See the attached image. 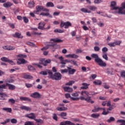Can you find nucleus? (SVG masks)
<instances>
[{
    "label": "nucleus",
    "mask_w": 125,
    "mask_h": 125,
    "mask_svg": "<svg viewBox=\"0 0 125 125\" xmlns=\"http://www.w3.org/2000/svg\"><path fill=\"white\" fill-rule=\"evenodd\" d=\"M81 95H82L80 97L81 100H84L88 103H91V104H93L94 103V101L91 100V97L89 96V92L87 91H83L81 93Z\"/></svg>",
    "instance_id": "obj_1"
},
{
    "label": "nucleus",
    "mask_w": 125,
    "mask_h": 125,
    "mask_svg": "<svg viewBox=\"0 0 125 125\" xmlns=\"http://www.w3.org/2000/svg\"><path fill=\"white\" fill-rule=\"evenodd\" d=\"M91 57L92 58H95V62L98 64L99 66L100 67H106L107 66V64L106 62H104L99 57H98V55L96 54H93L91 55Z\"/></svg>",
    "instance_id": "obj_2"
},
{
    "label": "nucleus",
    "mask_w": 125,
    "mask_h": 125,
    "mask_svg": "<svg viewBox=\"0 0 125 125\" xmlns=\"http://www.w3.org/2000/svg\"><path fill=\"white\" fill-rule=\"evenodd\" d=\"M49 78L52 80L55 81H60L62 79V75L59 72H56L55 74H53L52 72H49Z\"/></svg>",
    "instance_id": "obj_3"
},
{
    "label": "nucleus",
    "mask_w": 125,
    "mask_h": 125,
    "mask_svg": "<svg viewBox=\"0 0 125 125\" xmlns=\"http://www.w3.org/2000/svg\"><path fill=\"white\" fill-rule=\"evenodd\" d=\"M63 27H64V29H68L69 27H72V23H71V22L69 21H66L65 22L61 21L60 24V27L63 28Z\"/></svg>",
    "instance_id": "obj_4"
},
{
    "label": "nucleus",
    "mask_w": 125,
    "mask_h": 125,
    "mask_svg": "<svg viewBox=\"0 0 125 125\" xmlns=\"http://www.w3.org/2000/svg\"><path fill=\"white\" fill-rule=\"evenodd\" d=\"M119 14H125V2L121 4V7H118Z\"/></svg>",
    "instance_id": "obj_5"
},
{
    "label": "nucleus",
    "mask_w": 125,
    "mask_h": 125,
    "mask_svg": "<svg viewBox=\"0 0 125 125\" xmlns=\"http://www.w3.org/2000/svg\"><path fill=\"white\" fill-rule=\"evenodd\" d=\"M48 48H50L51 49H56L57 48V45L55 44H48L46 46L42 48L41 50H46V49H48Z\"/></svg>",
    "instance_id": "obj_6"
},
{
    "label": "nucleus",
    "mask_w": 125,
    "mask_h": 125,
    "mask_svg": "<svg viewBox=\"0 0 125 125\" xmlns=\"http://www.w3.org/2000/svg\"><path fill=\"white\" fill-rule=\"evenodd\" d=\"M50 63H51V60L50 59L45 60V59H42L40 62V64H42L43 66H47Z\"/></svg>",
    "instance_id": "obj_7"
},
{
    "label": "nucleus",
    "mask_w": 125,
    "mask_h": 125,
    "mask_svg": "<svg viewBox=\"0 0 125 125\" xmlns=\"http://www.w3.org/2000/svg\"><path fill=\"white\" fill-rule=\"evenodd\" d=\"M122 43L121 41H115L114 42L108 43L107 45L110 46V47H114L116 45H120Z\"/></svg>",
    "instance_id": "obj_8"
},
{
    "label": "nucleus",
    "mask_w": 125,
    "mask_h": 125,
    "mask_svg": "<svg viewBox=\"0 0 125 125\" xmlns=\"http://www.w3.org/2000/svg\"><path fill=\"white\" fill-rule=\"evenodd\" d=\"M110 9L111 10H117L119 9V7H117V3L115 1L110 2Z\"/></svg>",
    "instance_id": "obj_9"
},
{
    "label": "nucleus",
    "mask_w": 125,
    "mask_h": 125,
    "mask_svg": "<svg viewBox=\"0 0 125 125\" xmlns=\"http://www.w3.org/2000/svg\"><path fill=\"white\" fill-rule=\"evenodd\" d=\"M113 109H114L113 108V105H111V106H109V108H107V111H106V109H105V108H104L103 112H102V114L104 115V116H105L106 115H108V114H109V113H110V111H112V110H113Z\"/></svg>",
    "instance_id": "obj_10"
},
{
    "label": "nucleus",
    "mask_w": 125,
    "mask_h": 125,
    "mask_svg": "<svg viewBox=\"0 0 125 125\" xmlns=\"http://www.w3.org/2000/svg\"><path fill=\"white\" fill-rule=\"evenodd\" d=\"M30 97H32V98H35L36 99H38L39 98H41V94H40L39 92H35L30 95Z\"/></svg>",
    "instance_id": "obj_11"
},
{
    "label": "nucleus",
    "mask_w": 125,
    "mask_h": 125,
    "mask_svg": "<svg viewBox=\"0 0 125 125\" xmlns=\"http://www.w3.org/2000/svg\"><path fill=\"white\" fill-rule=\"evenodd\" d=\"M1 61H3L4 62H8V63H10L11 65H14V62H13V61L12 60H9L8 58L3 57L1 58Z\"/></svg>",
    "instance_id": "obj_12"
},
{
    "label": "nucleus",
    "mask_w": 125,
    "mask_h": 125,
    "mask_svg": "<svg viewBox=\"0 0 125 125\" xmlns=\"http://www.w3.org/2000/svg\"><path fill=\"white\" fill-rule=\"evenodd\" d=\"M65 96L66 98H70L71 100H73V101H78L80 99L79 98H74L72 97H71V95L70 94L67 93L65 94Z\"/></svg>",
    "instance_id": "obj_13"
},
{
    "label": "nucleus",
    "mask_w": 125,
    "mask_h": 125,
    "mask_svg": "<svg viewBox=\"0 0 125 125\" xmlns=\"http://www.w3.org/2000/svg\"><path fill=\"white\" fill-rule=\"evenodd\" d=\"M12 36L17 39H23V36L21 35V33L16 32L15 34H12Z\"/></svg>",
    "instance_id": "obj_14"
},
{
    "label": "nucleus",
    "mask_w": 125,
    "mask_h": 125,
    "mask_svg": "<svg viewBox=\"0 0 125 125\" xmlns=\"http://www.w3.org/2000/svg\"><path fill=\"white\" fill-rule=\"evenodd\" d=\"M20 100L21 101H28V102H32V100L28 97H20Z\"/></svg>",
    "instance_id": "obj_15"
},
{
    "label": "nucleus",
    "mask_w": 125,
    "mask_h": 125,
    "mask_svg": "<svg viewBox=\"0 0 125 125\" xmlns=\"http://www.w3.org/2000/svg\"><path fill=\"white\" fill-rule=\"evenodd\" d=\"M65 57L66 58H79V56L75 54H69L68 55H65Z\"/></svg>",
    "instance_id": "obj_16"
},
{
    "label": "nucleus",
    "mask_w": 125,
    "mask_h": 125,
    "mask_svg": "<svg viewBox=\"0 0 125 125\" xmlns=\"http://www.w3.org/2000/svg\"><path fill=\"white\" fill-rule=\"evenodd\" d=\"M45 25V23L44 22H40L38 24V29L39 30H45V28H44V26Z\"/></svg>",
    "instance_id": "obj_17"
},
{
    "label": "nucleus",
    "mask_w": 125,
    "mask_h": 125,
    "mask_svg": "<svg viewBox=\"0 0 125 125\" xmlns=\"http://www.w3.org/2000/svg\"><path fill=\"white\" fill-rule=\"evenodd\" d=\"M68 69V73L69 74V75H74L75 73H76V69H72V68L70 67H67Z\"/></svg>",
    "instance_id": "obj_18"
},
{
    "label": "nucleus",
    "mask_w": 125,
    "mask_h": 125,
    "mask_svg": "<svg viewBox=\"0 0 125 125\" xmlns=\"http://www.w3.org/2000/svg\"><path fill=\"white\" fill-rule=\"evenodd\" d=\"M49 72L50 73H52V71H51V70H47L41 71L40 73V74H41V75H43V76H46V75L48 74V75H49L48 78H49Z\"/></svg>",
    "instance_id": "obj_19"
},
{
    "label": "nucleus",
    "mask_w": 125,
    "mask_h": 125,
    "mask_svg": "<svg viewBox=\"0 0 125 125\" xmlns=\"http://www.w3.org/2000/svg\"><path fill=\"white\" fill-rule=\"evenodd\" d=\"M35 121L36 122L35 125H42L43 124V121L41 119H36Z\"/></svg>",
    "instance_id": "obj_20"
},
{
    "label": "nucleus",
    "mask_w": 125,
    "mask_h": 125,
    "mask_svg": "<svg viewBox=\"0 0 125 125\" xmlns=\"http://www.w3.org/2000/svg\"><path fill=\"white\" fill-rule=\"evenodd\" d=\"M2 48L6 50H14L15 47L12 46H3Z\"/></svg>",
    "instance_id": "obj_21"
},
{
    "label": "nucleus",
    "mask_w": 125,
    "mask_h": 125,
    "mask_svg": "<svg viewBox=\"0 0 125 125\" xmlns=\"http://www.w3.org/2000/svg\"><path fill=\"white\" fill-rule=\"evenodd\" d=\"M26 117L28 118L29 119H31V120H36V114L31 113L29 114H27Z\"/></svg>",
    "instance_id": "obj_22"
},
{
    "label": "nucleus",
    "mask_w": 125,
    "mask_h": 125,
    "mask_svg": "<svg viewBox=\"0 0 125 125\" xmlns=\"http://www.w3.org/2000/svg\"><path fill=\"white\" fill-rule=\"evenodd\" d=\"M5 85L8 87L10 90H14L16 87H15V85L9 83H6ZM6 86H5V88H6Z\"/></svg>",
    "instance_id": "obj_23"
},
{
    "label": "nucleus",
    "mask_w": 125,
    "mask_h": 125,
    "mask_svg": "<svg viewBox=\"0 0 125 125\" xmlns=\"http://www.w3.org/2000/svg\"><path fill=\"white\" fill-rule=\"evenodd\" d=\"M18 61H17V63L19 65H21V64H25V63H27V61L25 60L24 59L20 58L18 59Z\"/></svg>",
    "instance_id": "obj_24"
},
{
    "label": "nucleus",
    "mask_w": 125,
    "mask_h": 125,
    "mask_svg": "<svg viewBox=\"0 0 125 125\" xmlns=\"http://www.w3.org/2000/svg\"><path fill=\"white\" fill-rule=\"evenodd\" d=\"M13 5V3H11V2L7 1L3 3V6L4 7H6V8L8 7H10Z\"/></svg>",
    "instance_id": "obj_25"
},
{
    "label": "nucleus",
    "mask_w": 125,
    "mask_h": 125,
    "mask_svg": "<svg viewBox=\"0 0 125 125\" xmlns=\"http://www.w3.org/2000/svg\"><path fill=\"white\" fill-rule=\"evenodd\" d=\"M94 109L92 110V112H93V113H96L97 112H99L100 110H103L104 109V108L102 107H96V106H94Z\"/></svg>",
    "instance_id": "obj_26"
},
{
    "label": "nucleus",
    "mask_w": 125,
    "mask_h": 125,
    "mask_svg": "<svg viewBox=\"0 0 125 125\" xmlns=\"http://www.w3.org/2000/svg\"><path fill=\"white\" fill-rule=\"evenodd\" d=\"M5 97H7V95L4 93H0V100H5Z\"/></svg>",
    "instance_id": "obj_27"
},
{
    "label": "nucleus",
    "mask_w": 125,
    "mask_h": 125,
    "mask_svg": "<svg viewBox=\"0 0 125 125\" xmlns=\"http://www.w3.org/2000/svg\"><path fill=\"white\" fill-rule=\"evenodd\" d=\"M23 79H25L26 80H31V79H33V76L27 74L26 73H24L23 76Z\"/></svg>",
    "instance_id": "obj_28"
},
{
    "label": "nucleus",
    "mask_w": 125,
    "mask_h": 125,
    "mask_svg": "<svg viewBox=\"0 0 125 125\" xmlns=\"http://www.w3.org/2000/svg\"><path fill=\"white\" fill-rule=\"evenodd\" d=\"M83 86L81 87V89H87L88 88V86H89V84H88L85 83H82Z\"/></svg>",
    "instance_id": "obj_29"
},
{
    "label": "nucleus",
    "mask_w": 125,
    "mask_h": 125,
    "mask_svg": "<svg viewBox=\"0 0 125 125\" xmlns=\"http://www.w3.org/2000/svg\"><path fill=\"white\" fill-rule=\"evenodd\" d=\"M50 41L53 42H63V40L58 38L51 39H50Z\"/></svg>",
    "instance_id": "obj_30"
},
{
    "label": "nucleus",
    "mask_w": 125,
    "mask_h": 125,
    "mask_svg": "<svg viewBox=\"0 0 125 125\" xmlns=\"http://www.w3.org/2000/svg\"><path fill=\"white\" fill-rule=\"evenodd\" d=\"M57 111H67L68 108L63 106V107H57L56 108Z\"/></svg>",
    "instance_id": "obj_31"
},
{
    "label": "nucleus",
    "mask_w": 125,
    "mask_h": 125,
    "mask_svg": "<svg viewBox=\"0 0 125 125\" xmlns=\"http://www.w3.org/2000/svg\"><path fill=\"white\" fill-rule=\"evenodd\" d=\"M3 83V81H0V84ZM5 84H3L2 85H0V91H3V89H5Z\"/></svg>",
    "instance_id": "obj_32"
},
{
    "label": "nucleus",
    "mask_w": 125,
    "mask_h": 125,
    "mask_svg": "<svg viewBox=\"0 0 125 125\" xmlns=\"http://www.w3.org/2000/svg\"><path fill=\"white\" fill-rule=\"evenodd\" d=\"M80 10L82 12H83V13H90L91 12L90 10H89L85 8H82Z\"/></svg>",
    "instance_id": "obj_33"
},
{
    "label": "nucleus",
    "mask_w": 125,
    "mask_h": 125,
    "mask_svg": "<svg viewBox=\"0 0 125 125\" xmlns=\"http://www.w3.org/2000/svg\"><path fill=\"white\" fill-rule=\"evenodd\" d=\"M63 90H64V91L67 92H72V91H73V88L67 86L64 87Z\"/></svg>",
    "instance_id": "obj_34"
},
{
    "label": "nucleus",
    "mask_w": 125,
    "mask_h": 125,
    "mask_svg": "<svg viewBox=\"0 0 125 125\" xmlns=\"http://www.w3.org/2000/svg\"><path fill=\"white\" fill-rule=\"evenodd\" d=\"M40 15H42V16H48L49 18H52V16L49 14V13H41Z\"/></svg>",
    "instance_id": "obj_35"
},
{
    "label": "nucleus",
    "mask_w": 125,
    "mask_h": 125,
    "mask_svg": "<svg viewBox=\"0 0 125 125\" xmlns=\"http://www.w3.org/2000/svg\"><path fill=\"white\" fill-rule=\"evenodd\" d=\"M35 6V2L34 1H30L28 2V7L29 8H33Z\"/></svg>",
    "instance_id": "obj_36"
},
{
    "label": "nucleus",
    "mask_w": 125,
    "mask_h": 125,
    "mask_svg": "<svg viewBox=\"0 0 125 125\" xmlns=\"http://www.w3.org/2000/svg\"><path fill=\"white\" fill-rule=\"evenodd\" d=\"M20 109L25 110V111H31V108L26 106H21L20 107Z\"/></svg>",
    "instance_id": "obj_37"
},
{
    "label": "nucleus",
    "mask_w": 125,
    "mask_h": 125,
    "mask_svg": "<svg viewBox=\"0 0 125 125\" xmlns=\"http://www.w3.org/2000/svg\"><path fill=\"white\" fill-rule=\"evenodd\" d=\"M3 111H6L7 113H11L12 112V109L11 108L9 107H4L2 108Z\"/></svg>",
    "instance_id": "obj_38"
},
{
    "label": "nucleus",
    "mask_w": 125,
    "mask_h": 125,
    "mask_svg": "<svg viewBox=\"0 0 125 125\" xmlns=\"http://www.w3.org/2000/svg\"><path fill=\"white\" fill-rule=\"evenodd\" d=\"M93 83L94 84H95V85H101V84H102V82L100 80H97L94 81Z\"/></svg>",
    "instance_id": "obj_39"
},
{
    "label": "nucleus",
    "mask_w": 125,
    "mask_h": 125,
    "mask_svg": "<svg viewBox=\"0 0 125 125\" xmlns=\"http://www.w3.org/2000/svg\"><path fill=\"white\" fill-rule=\"evenodd\" d=\"M46 7H54V4L52 2H48L46 4Z\"/></svg>",
    "instance_id": "obj_40"
},
{
    "label": "nucleus",
    "mask_w": 125,
    "mask_h": 125,
    "mask_svg": "<svg viewBox=\"0 0 125 125\" xmlns=\"http://www.w3.org/2000/svg\"><path fill=\"white\" fill-rule=\"evenodd\" d=\"M59 116H60V117H61V118H62V119H66L65 118V117L67 116V113L66 112H62L60 114H59Z\"/></svg>",
    "instance_id": "obj_41"
},
{
    "label": "nucleus",
    "mask_w": 125,
    "mask_h": 125,
    "mask_svg": "<svg viewBox=\"0 0 125 125\" xmlns=\"http://www.w3.org/2000/svg\"><path fill=\"white\" fill-rule=\"evenodd\" d=\"M100 116V114H95V113H93L91 114V117L92 118H93L94 119H98Z\"/></svg>",
    "instance_id": "obj_42"
},
{
    "label": "nucleus",
    "mask_w": 125,
    "mask_h": 125,
    "mask_svg": "<svg viewBox=\"0 0 125 125\" xmlns=\"http://www.w3.org/2000/svg\"><path fill=\"white\" fill-rule=\"evenodd\" d=\"M88 8L92 11H95V10L97 9V7H96L95 6H89Z\"/></svg>",
    "instance_id": "obj_43"
},
{
    "label": "nucleus",
    "mask_w": 125,
    "mask_h": 125,
    "mask_svg": "<svg viewBox=\"0 0 125 125\" xmlns=\"http://www.w3.org/2000/svg\"><path fill=\"white\" fill-rule=\"evenodd\" d=\"M36 10H38V11H39V12H41L42 10V9H43V6H37L36 7Z\"/></svg>",
    "instance_id": "obj_44"
},
{
    "label": "nucleus",
    "mask_w": 125,
    "mask_h": 125,
    "mask_svg": "<svg viewBox=\"0 0 125 125\" xmlns=\"http://www.w3.org/2000/svg\"><path fill=\"white\" fill-rule=\"evenodd\" d=\"M54 33H64V30L61 29H56L54 30Z\"/></svg>",
    "instance_id": "obj_45"
},
{
    "label": "nucleus",
    "mask_w": 125,
    "mask_h": 125,
    "mask_svg": "<svg viewBox=\"0 0 125 125\" xmlns=\"http://www.w3.org/2000/svg\"><path fill=\"white\" fill-rule=\"evenodd\" d=\"M13 82H14V81L13 79H6L5 81V82L6 83H13Z\"/></svg>",
    "instance_id": "obj_46"
},
{
    "label": "nucleus",
    "mask_w": 125,
    "mask_h": 125,
    "mask_svg": "<svg viewBox=\"0 0 125 125\" xmlns=\"http://www.w3.org/2000/svg\"><path fill=\"white\" fill-rule=\"evenodd\" d=\"M70 124V121H66L65 122H62L60 124V125H69Z\"/></svg>",
    "instance_id": "obj_47"
},
{
    "label": "nucleus",
    "mask_w": 125,
    "mask_h": 125,
    "mask_svg": "<svg viewBox=\"0 0 125 125\" xmlns=\"http://www.w3.org/2000/svg\"><path fill=\"white\" fill-rule=\"evenodd\" d=\"M26 44L29 45V46H33V47H36V44L33 42H27Z\"/></svg>",
    "instance_id": "obj_48"
},
{
    "label": "nucleus",
    "mask_w": 125,
    "mask_h": 125,
    "mask_svg": "<svg viewBox=\"0 0 125 125\" xmlns=\"http://www.w3.org/2000/svg\"><path fill=\"white\" fill-rule=\"evenodd\" d=\"M72 96H73L74 98H78V96H79V93L78 92H76L71 94Z\"/></svg>",
    "instance_id": "obj_49"
},
{
    "label": "nucleus",
    "mask_w": 125,
    "mask_h": 125,
    "mask_svg": "<svg viewBox=\"0 0 125 125\" xmlns=\"http://www.w3.org/2000/svg\"><path fill=\"white\" fill-rule=\"evenodd\" d=\"M107 123H111L112 122H115V118L113 117H110L107 121Z\"/></svg>",
    "instance_id": "obj_50"
},
{
    "label": "nucleus",
    "mask_w": 125,
    "mask_h": 125,
    "mask_svg": "<svg viewBox=\"0 0 125 125\" xmlns=\"http://www.w3.org/2000/svg\"><path fill=\"white\" fill-rule=\"evenodd\" d=\"M27 68L29 71H35V70H36L35 67L32 65H28Z\"/></svg>",
    "instance_id": "obj_51"
},
{
    "label": "nucleus",
    "mask_w": 125,
    "mask_h": 125,
    "mask_svg": "<svg viewBox=\"0 0 125 125\" xmlns=\"http://www.w3.org/2000/svg\"><path fill=\"white\" fill-rule=\"evenodd\" d=\"M73 83H75L74 81H70L68 83H65V85H72Z\"/></svg>",
    "instance_id": "obj_52"
},
{
    "label": "nucleus",
    "mask_w": 125,
    "mask_h": 125,
    "mask_svg": "<svg viewBox=\"0 0 125 125\" xmlns=\"http://www.w3.org/2000/svg\"><path fill=\"white\" fill-rule=\"evenodd\" d=\"M61 64L62 65L61 66V68H64V67H65V65H66V62L63 60V61H62V62H61Z\"/></svg>",
    "instance_id": "obj_53"
},
{
    "label": "nucleus",
    "mask_w": 125,
    "mask_h": 125,
    "mask_svg": "<svg viewBox=\"0 0 125 125\" xmlns=\"http://www.w3.org/2000/svg\"><path fill=\"white\" fill-rule=\"evenodd\" d=\"M94 3L98 4L99 3H101V2H103V0H94Z\"/></svg>",
    "instance_id": "obj_54"
},
{
    "label": "nucleus",
    "mask_w": 125,
    "mask_h": 125,
    "mask_svg": "<svg viewBox=\"0 0 125 125\" xmlns=\"http://www.w3.org/2000/svg\"><path fill=\"white\" fill-rule=\"evenodd\" d=\"M102 51H103V53L105 54V52H107V51H108V48L106 47H104L102 48Z\"/></svg>",
    "instance_id": "obj_55"
},
{
    "label": "nucleus",
    "mask_w": 125,
    "mask_h": 125,
    "mask_svg": "<svg viewBox=\"0 0 125 125\" xmlns=\"http://www.w3.org/2000/svg\"><path fill=\"white\" fill-rule=\"evenodd\" d=\"M8 102L12 104H15V100L13 99H10L8 100Z\"/></svg>",
    "instance_id": "obj_56"
},
{
    "label": "nucleus",
    "mask_w": 125,
    "mask_h": 125,
    "mask_svg": "<svg viewBox=\"0 0 125 125\" xmlns=\"http://www.w3.org/2000/svg\"><path fill=\"white\" fill-rule=\"evenodd\" d=\"M61 74H64V73H68V69H61L60 70Z\"/></svg>",
    "instance_id": "obj_57"
},
{
    "label": "nucleus",
    "mask_w": 125,
    "mask_h": 125,
    "mask_svg": "<svg viewBox=\"0 0 125 125\" xmlns=\"http://www.w3.org/2000/svg\"><path fill=\"white\" fill-rule=\"evenodd\" d=\"M32 34V35H35V36H41V35H42V33L36 32L35 31H33Z\"/></svg>",
    "instance_id": "obj_58"
},
{
    "label": "nucleus",
    "mask_w": 125,
    "mask_h": 125,
    "mask_svg": "<svg viewBox=\"0 0 125 125\" xmlns=\"http://www.w3.org/2000/svg\"><path fill=\"white\" fill-rule=\"evenodd\" d=\"M53 120H55V121H58V117H57V115H56V114L54 113L53 114Z\"/></svg>",
    "instance_id": "obj_59"
},
{
    "label": "nucleus",
    "mask_w": 125,
    "mask_h": 125,
    "mask_svg": "<svg viewBox=\"0 0 125 125\" xmlns=\"http://www.w3.org/2000/svg\"><path fill=\"white\" fill-rule=\"evenodd\" d=\"M24 125H34V123L30 121H27L24 123Z\"/></svg>",
    "instance_id": "obj_60"
},
{
    "label": "nucleus",
    "mask_w": 125,
    "mask_h": 125,
    "mask_svg": "<svg viewBox=\"0 0 125 125\" xmlns=\"http://www.w3.org/2000/svg\"><path fill=\"white\" fill-rule=\"evenodd\" d=\"M11 123L12 124H17V120L16 119L13 118L11 120Z\"/></svg>",
    "instance_id": "obj_61"
},
{
    "label": "nucleus",
    "mask_w": 125,
    "mask_h": 125,
    "mask_svg": "<svg viewBox=\"0 0 125 125\" xmlns=\"http://www.w3.org/2000/svg\"><path fill=\"white\" fill-rule=\"evenodd\" d=\"M120 75L122 78H125V71L123 70L121 71Z\"/></svg>",
    "instance_id": "obj_62"
},
{
    "label": "nucleus",
    "mask_w": 125,
    "mask_h": 125,
    "mask_svg": "<svg viewBox=\"0 0 125 125\" xmlns=\"http://www.w3.org/2000/svg\"><path fill=\"white\" fill-rule=\"evenodd\" d=\"M103 58L105 59V60L108 61V56H107L106 54H103Z\"/></svg>",
    "instance_id": "obj_63"
},
{
    "label": "nucleus",
    "mask_w": 125,
    "mask_h": 125,
    "mask_svg": "<svg viewBox=\"0 0 125 125\" xmlns=\"http://www.w3.org/2000/svg\"><path fill=\"white\" fill-rule=\"evenodd\" d=\"M23 19L24 23H28V22H29V19H28V18H27V17H23Z\"/></svg>",
    "instance_id": "obj_64"
}]
</instances>
